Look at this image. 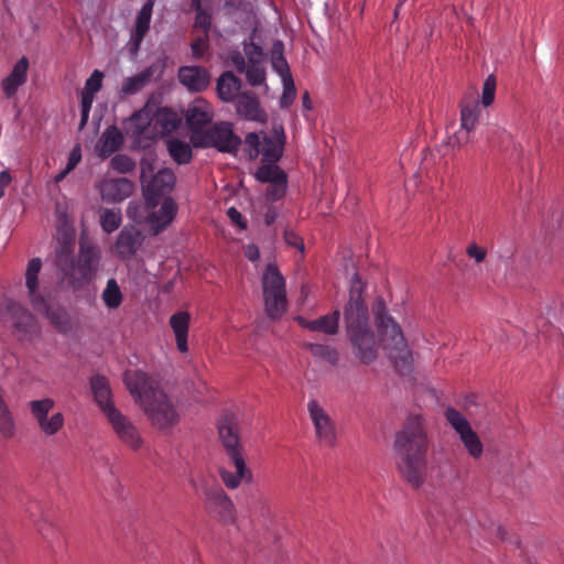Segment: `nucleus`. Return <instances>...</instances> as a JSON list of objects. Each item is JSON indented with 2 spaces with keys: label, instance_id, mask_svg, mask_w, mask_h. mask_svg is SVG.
<instances>
[{
  "label": "nucleus",
  "instance_id": "1",
  "mask_svg": "<svg viewBox=\"0 0 564 564\" xmlns=\"http://www.w3.org/2000/svg\"><path fill=\"white\" fill-rule=\"evenodd\" d=\"M429 438L423 417L410 415L397 433L393 448L397 467L403 478L413 487H420L425 478Z\"/></svg>",
  "mask_w": 564,
  "mask_h": 564
},
{
  "label": "nucleus",
  "instance_id": "2",
  "mask_svg": "<svg viewBox=\"0 0 564 564\" xmlns=\"http://www.w3.org/2000/svg\"><path fill=\"white\" fill-rule=\"evenodd\" d=\"M124 383L151 423L162 430L177 424L180 414L169 395L141 370L124 372Z\"/></svg>",
  "mask_w": 564,
  "mask_h": 564
},
{
  "label": "nucleus",
  "instance_id": "3",
  "mask_svg": "<svg viewBox=\"0 0 564 564\" xmlns=\"http://www.w3.org/2000/svg\"><path fill=\"white\" fill-rule=\"evenodd\" d=\"M344 322L355 356L369 365L378 357V346L370 328L368 307L361 295V282L357 273L351 280L349 301L344 308Z\"/></svg>",
  "mask_w": 564,
  "mask_h": 564
},
{
  "label": "nucleus",
  "instance_id": "4",
  "mask_svg": "<svg viewBox=\"0 0 564 564\" xmlns=\"http://www.w3.org/2000/svg\"><path fill=\"white\" fill-rule=\"evenodd\" d=\"M379 345L387 358L400 373H409L413 368V354L401 325L389 314L384 303L378 301L373 307Z\"/></svg>",
  "mask_w": 564,
  "mask_h": 564
},
{
  "label": "nucleus",
  "instance_id": "5",
  "mask_svg": "<svg viewBox=\"0 0 564 564\" xmlns=\"http://www.w3.org/2000/svg\"><path fill=\"white\" fill-rule=\"evenodd\" d=\"M75 239L72 235H64L58 239L56 248V265L63 274V279L77 289L87 283L98 264V252L91 248L80 247L78 259L73 257Z\"/></svg>",
  "mask_w": 564,
  "mask_h": 564
},
{
  "label": "nucleus",
  "instance_id": "6",
  "mask_svg": "<svg viewBox=\"0 0 564 564\" xmlns=\"http://www.w3.org/2000/svg\"><path fill=\"white\" fill-rule=\"evenodd\" d=\"M243 144L251 160L261 156L263 163H276L284 150V129L281 124H274L270 134L264 131L249 132Z\"/></svg>",
  "mask_w": 564,
  "mask_h": 564
},
{
  "label": "nucleus",
  "instance_id": "7",
  "mask_svg": "<svg viewBox=\"0 0 564 564\" xmlns=\"http://www.w3.org/2000/svg\"><path fill=\"white\" fill-rule=\"evenodd\" d=\"M154 158L147 155L140 162V178L144 200L158 205L160 196L169 194L175 186L176 177L171 169L164 167L154 173Z\"/></svg>",
  "mask_w": 564,
  "mask_h": 564
},
{
  "label": "nucleus",
  "instance_id": "8",
  "mask_svg": "<svg viewBox=\"0 0 564 564\" xmlns=\"http://www.w3.org/2000/svg\"><path fill=\"white\" fill-rule=\"evenodd\" d=\"M191 143L195 148H215L219 152L236 154L241 139L234 132L230 122L220 121L205 129L204 132H194Z\"/></svg>",
  "mask_w": 564,
  "mask_h": 564
},
{
  "label": "nucleus",
  "instance_id": "9",
  "mask_svg": "<svg viewBox=\"0 0 564 564\" xmlns=\"http://www.w3.org/2000/svg\"><path fill=\"white\" fill-rule=\"evenodd\" d=\"M262 289L268 316H282L288 304L285 280L274 264L267 265L262 275Z\"/></svg>",
  "mask_w": 564,
  "mask_h": 564
},
{
  "label": "nucleus",
  "instance_id": "10",
  "mask_svg": "<svg viewBox=\"0 0 564 564\" xmlns=\"http://www.w3.org/2000/svg\"><path fill=\"white\" fill-rule=\"evenodd\" d=\"M55 401L51 398L32 400L29 402L30 413L40 432L50 437L56 435L65 425V416L54 411Z\"/></svg>",
  "mask_w": 564,
  "mask_h": 564
},
{
  "label": "nucleus",
  "instance_id": "11",
  "mask_svg": "<svg viewBox=\"0 0 564 564\" xmlns=\"http://www.w3.org/2000/svg\"><path fill=\"white\" fill-rule=\"evenodd\" d=\"M445 419L455 433L459 436L468 455L474 459H479L484 454V444L478 434L473 430L466 416L449 406L445 411Z\"/></svg>",
  "mask_w": 564,
  "mask_h": 564
},
{
  "label": "nucleus",
  "instance_id": "12",
  "mask_svg": "<svg viewBox=\"0 0 564 564\" xmlns=\"http://www.w3.org/2000/svg\"><path fill=\"white\" fill-rule=\"evenodd\" d=\"M106 417L115 435L123 445L133 451L142 446L143 440L139 429L119 409L110 410Z\"/></svg>",
  "mask_w": 564,
  "mask_h": 564
},
{
  "label": "nucleus",
  "instance_id": "13",
  "mask_svg": "<svg viewBox=\"0 0 564 564\" xmlns=\"http://www.w3.org/2000/svg\"><path fill=\"white\" fill-rule=\"evenodd\" d=\"M307 410L318 442L327 446H334L337 432L330 415L316 400L308 401Z\"/></svg>",
  "mask_w": 564,
  "mask_h": 564
},
{
  "label": "nucleus",
  "instance_id": "14",
  "mask_svg": "<svg viewBox=\"0 0 564 564\" xmlns=\"http://www.w3.org/2000/svg\"><path fill=\"white\" fill-rule=\"evenodd\" d=\"M254 177L260 183H269L267 197L270 200L282 198L286 192L288 176L276 163H263L258 167Z\"/></svg>",
  "mask_w": 564,
  "mask_h": 564
},
{
  "label": "nucleus",
  "instance_id": "15",
  "mask_svg": "<svg viewBox=\"0 0 564 564\" xmlns=\"http://www.w3.org/2000/svg\"><path fill=\"white\" fill-rule=\"evenodd\" d=\"M42 268L40 258H33L29 261L25 272V284L30 301L34 310L45 314L52 322L57 323V316L47 306L44 297L39 293V273Z\"/></svg>",
  "mask_w": 564,
  "mask_h": 564
},
{
  "label": "nucleus",
  "instance_id": "16",
  "mask_svg": "<svg viewBox=\"0 0 564 564\" xmlns=\"http://www.w3.org/2000/svg\"><path fill=\"white\" fill-rule=\"evenodd\" d=\"M480 108L478 101L466 102L460 107V127L449 138L452 147H463L470 141V133L479 122Z\"/></svg>",
  "mask_w": 564,
  "mask_h": 564
},
{
  "label": "nucleus",
  "instance_id": "17",
  "mask_svg": "<svg viewBox=\"0 0 564 564\" xmlns=\"http://www.w3.org/2000/svg\"><path fill=\"white\" fill-rule=\"evenodd\" d=\"M205 506L221 522L229 523L236 519V507L231 498L220 487L206 490Z\"/></svg>",
  "mask_w": 564,
  "mask_h": 564
},
{
  "label": "nucleus",
  "instance_id": "18",
  "mask_svg": "<svg viewBox=\"0 0 564 564\" xmlns=\"http://www.w3.org/2000/svg\"><path fill=\"white\" fill-rule=\"evenodd\" d=\"M100 198L106 203H119L130 197L134 191L131 181L124 177L108 178L105 177L96 183Z\"/></svg>",
  "mask_w": 564,
  "mask_h": 564
},
{
  "label": "nucleus",
  "instance_id": "19",
  "mask_svg": "<svg viewBox=\"0 0 564 564\" xmlns=\"http://www.w3.org/2000/svg\"><path fill=\"white\" fill-rule=\"evenodd\" d=\"M184 117L192 135L194 132H204L203 127L214 119V110L206 99L195 98L187 106Z\"/></svg>",
  "mask_w": 564,
  "mask_h": 564
},
{
  "label": "nucleus",
  "instance_id": "20",
  "mask_svg": "<svg viewBox=\"0 0 564 564\" xmlns=\"http://www.w3.org/2000/svg\"><path fill=\"white\" fill-rule=\"evenodd\" d=\"M178 206L176 202L166 196L160 204L158 210L151 209L149 216V228L153 235H158L165 230L175 219L177 215Z\"/></svg>",
  "mask_w": 564,
  "mask_h": 564
},
{
  "label": "nucleus",
  "instance_id": "21",
  "mask_svg": "<svg viewBox=\"0 0 564 564\" xmlns=\"http://www.w3.org/2000/svg\"><path fill=\"white\" fill-rule=\"evenodd\" d=\"M142 240L140 230L133 226H124L112 246V251L121 259H130L140 248Z\"/></svg>",
  "mask_w": 564,
  "mask_h": 564
},
{
  "label": "nucleus",
  "instance_id": "22",
  "mask_svg": "<svg viewBox=\"0 0 564 564\" xmlns=\"http://www.w3.org/2000/svg\"><path fill=\"white\" fill-rule=\"evenodd\" d=\"M229 458L235 467V471H230L226 468H221L219 470V476L224 485L228 489L234 490L237 489L242 481L248 484L252 482L253 475L252 471L247 467L243 455L236 454Z\"/></svg>",
  "mask_w": 564,
  "mask_h": 564
},
{
  "label": "nucleus",
  "instance_id": "23",
  "mask_svg": "<svg viewBox=\"0 0 564 564\" xmlns=\"http://www.w3.org/2000/svg\"><path fill=\"white\" fill-rule=\"evenodd\" d=\"M177 77L180 83L193 93L205 90L210 83L209 73L200 66H182L178 68Z\"/></svg>",
  "mask_w": 564,
  "mask_h": 564
},
{
  "label": "nucleus",
  "instance_id": "24",
  "mask_svg": "<svg viewBox=\"0 0 564 564\" xmlns=\"http://www.w3.org/2000/svg\"><path fill=\"white\" fill-rule=\"evenodd\" d=\"M218 433L228 457L242 454L239 441L238 424L232 416H224L218 424Z\"/></svg>",
  "mask_w": 564,
  "mask_h": 564
},
{
  "label": "nucleus",
  "instance_id": "25",
  "mask_svg": "<svg viewBox=\"0 0 564 564\" xmlns=\"http://www.w3.org/2000/svg\"><path fill=\"white\" fill-rule=\"evenodd\" d=\"M129 130L135 137H151L156 133V129H152V124H154V106L150 102H147L145 106L135 111L128 119Z\"/></svg>",
  "mask_w": 564,
  "mask_h": 564
},
{
  "label": "nucleus",
  "instance_id": "26",
  "mask_svg": "<svg viewBox=\"0 0 564 564\" xmlns=\"http://www.w3.org/2000/svg\"><path fill=\"white\" fill-rule=\"evenodd\" d=\"M155 0H147L137 14L134 28L131 32L130 43L133 51H138L141 42L150 29Z\"/></svg>",
  "mask_w": 564,
  "mask_h": 564
},
{
  "label": "nucleus",
  "instance_id": "27",
  "mask_svg": "<svg viewBox=\"0 0 564 564\" xmlns=\"http://www.w3.org/2000/svg\"><path fill=\"white\" fill-rule=\"evenodd\" d=\"M169 324L175 337L177 350L182 354L187 352V338L191 324V314L186 311L176 312L173 315H171Z\"/></svg>",
  "mask_w": 564,
  "mask_h": 564
},
{
  "label": "nucleus",
  "instance_id": "28",
  "mask_svg": "<svg viewBox=\"0 0 564 564\" xmlns=\"http://www.w3.org/2000/svg\"><path fill=\"white\" fill-rule=\"evenodd\" d=\"M29 61L21 57L13 66L11 73L2 79L1 88L7 98L13 97L28 77Z\"/></svg>",
  "mask_w": 564,
  "mask_h": 564
},
{
  "label": "nucleus",
  "instance_id": "29",
  "mask_svg": "<svg viewBox=\"0 0 564 564\" xmlns=\"http://www.w3.org/2000/svg\"><path fill=\"white\" fill-rule=\"evenodd\" d=\"M90 388L94 399L105 416L109 414L110 410H117L112 403V393L107 378L99 375L94 376L90 379Z\"/></svg>",
  "mask_w": 564,
  "mask_h": 564
},
{
  "label": "nucleus",
  "instance_id": "30",
  "mask_svg": "<svg viewBox=\"0 0 564 564\" xmlns=\"http://www.w3.org/2000/svg\"><path fill=\"white\" fill-rule=\"evenodd\" d=\"M236 110L241 118L249 121L263 123L268 119L267 113L261 108L259 100L254 96L248 94H242L238 97Z\"/></svg>",
  "mask_w": 564,
  "mask_h": 564
},
{
  "label": "nucleus",
  "instance_id": "31",
  "mask_svg": "<svg viewBox=\"0 0 564 564\" xmlns=\"http://www.w3.org/2000/svg\"><path fill=\"white\" fill-rule=\"evenodd\" d=\"M295 321L300 326L311 332H321L326 335H336L338 332L339 311L336 310L332 314L324 315L314 321H307L302 316H297Z\"/></svg>",
  "mask_w": 564,
  "mask_h": 564
},
{
  "label": "nucleus",
  "instance_id": "32",
  "mask_svg": "<svg viewBox=\"0 0 564 564\" xmlns=\"http://www.w3.org/2000/svg\"><path fill=\"white\" fill-rule=\"evenodd\" d=\"M123 142V135L120 130L115 127H108L101 134L97 145L96 151L99 156L108 158L117 150L120 149Z\"/></svg>",
  "mask_w": 564,
  "mask_h": 564
},
{
  "label": "nucleus",
  "instance_id": "33",
  "mask_svg": "<svg viewBox=\"0 0 564 564\" xmlns=\"http://www.w3.org/2000/svg\"><path fill=\"white\" fill-rule=\"evenodd\" d=\"M154 74V67L149 66L140 73L123 79L120 94L123 96H132L141 91L151 80Z\"/></svg>",
  "mask_w": 564,
  "mask_h": 564
},
{
  "label": "nucleus",
  "instance_id": "34",
  "mask_svg": "<svg viewBox=\"0 0 564 564\" xmlns=\"http://www.w3.org/2000/svg\"><path fill=\"white\" fill-rule=\"evenodd\" d=\"M240 89V80L231 73L225 72L217 80L218 97L225 101H232Z\"/></svg>",
  "mask_w": 564,
  "mask_h": 564
},
{
  "label": "nucleus",
  "instance_id": "35",
  "mask_svg": "<svg viewBox=\"0 0 564 564\" xmlns=\"http://www.w3.org/2000/svg\"><path fill=\"white\" fill-rule=\"evenodd\" d=\"M166 148L170 156L177 164H187L192 160L193 151L191 144L186 141L171 138L166 142Z\"/></svg>",
  "mask_w": 564,
  "mask_h": 564
},
{
  "label": "nucleus",
  "instance_id": "36",
  "mask_svg": "<svg viewBox=\"0 0 564 564\" xmlns=\"http://www.w3.org/2000/svg\"><path fill=\"white\" fill-rule=\"evenodd\" d=\"M101 300L108 310H117L123 301V294L118 282L115 279H109L101 293Z\"/></svg>",
  "mask_w": 564,
  "mask_h": 564
},
{
  "label": "nucleus",
  "instance_id": "37",
  "mask_svg": "<svg viewBox=\"0 0 564 564\" xmlns=\"http://www.w3.org/2000/svg\"><path fill=\"white\" fill-rule=\"evenodd\" d=\"M156 206L158 205H149L147 200L144 204L131 200L127 207V217L137 225H149L150 212Z\"/></svg>",
  "mask_w": 564,
  "mask_h": 564
},
{
  "label": "nucleus",
  "instance_id": "38",
  "mask_svg": "<svg viewBox=\"0 0 564 564\" xmlns=\"http://www.w3.org/2000/svg\"><path fill=\"white\" fill-rule=\"evenodd\" d=\"M178 123L180 119L174 111L167 108H154V126L159 124L161 127V130L159 132H171L172 130L176 129Z\"/></svg>",
  "mask_w": 564,
  "mask_h": 564
},
{
  "label": "nucleus",
  "instance_id": "39",
  "mask_svg": "<svg viewBox=\"0 0 564 564\" xmlns=\"http://www.w3.org/2000/svg\"><path fill=\"white\" fill-rule=\"evenodd\" d=\"M304 346L312 354V356L318 360L325 361L332 366L336 365L338 361V352L330 346L314 343H307Z\"/></svg>",
  "mask_w": 564,
  "mask_h": 564
},
{
  "label": "nucleus",
  "instance_id": "40",
  "mask_svg": "<svg viewBox=\"0 0 564 564\" xmlns=\"http://www.w3.org/2000/svg\"><path fill=\"white\" fill-rule=\"evenodd\" d=\"M99 223L101 229L111 234L116 231L122 223V214L119 208H105L100 212Z\"/></svg>",
  "mask_w": 564,
  "mask_h": 564
},
{
  "label": "nucleus",
  "instance_id": "41",
  "mask_svg": "<svg viewBox=\"0 0 564 564\" xmlns=\"http://www.w3.org/2000/svg\"><path fill=\"white\" fill-rule=\"evenodd\" d=\"M15 433L14 417L6 403L2 394L0 393V435L4 438H10Z\"/></svg>",
  "mask_w": 564,
  "mask_h": 564
},
{
  "label": "nucleus",
  "instance_id": "42",
  "mask_svg": "<svg viewBox=\"0 0 564 564\" xmlns=\"http://www.w3.org/2000/svg\"><path fill=\"white\" fill-rule=\"evenodd\" d=\"M245 73L246 78L251 86H260L265 80L263 63H247Z\"/></svg>",
  "mask_w": 564,
  "mask_h": 564
},
{
  "label": "nucleus",
  "instance_id": "43",
  "mask_svg": "<svg viewBox=\"0 0 564 564\" xmlns=\"http://www.w3.org/2000/svg\"><path fill=\"white\" fill-rule=\"evenodd\" d=\"M274 48H276L279 51V53H282V48H283L282 43L280 41H278L274 44ZM272 67L281 76L282 80L288 79V78H292L289 65H288L285 58L282 56V54H280L276 57H273V59H272Z\"/></svg>",
  "mask_w": 564,
  "mask_h": 564
},
{
  "label": "nucleus",
  "instance_id": "44",
  "mask_svg": "<svg viewBox=\"0 0 564 564\" xmlns=\"http://www.w3.org/2000/svg\"><path fill=\"white\" fill-rule=\"evenodd\" d=\"M95 99V94L88 93L86 90H82L80 93V122H79V129L82 130L89 118V112L93 106Z\"/></svg>",
  "mask_w": 564,
  "mask_h": 564
},
{
  "label": "nucleus",
  "instance_id": "45",
  "mask_svg": "<svg viewBox=\"0 0 564 564\" xmlns=\"http://www.w3.org/2000/svg\"><path fill=\"white\" fill-rule=\"evenodd\" d=\"M192 8L196 11L195 25L207 32L212 25V17L202 9L200 0H191Z\"/></svg>",
  "mask_w": 564,
  "mask_h": 564
},
{
  "label": "nucleus",
  "instance_id": "46",
  "mask_svg": "<svg viewBox=\"0 0 564 564\" xmlns=\"http://www.w3.org/2000/svg\"><path fill=\"white\" fill-rule=\"evenodd\" d=\"M496 86L497 82L494 75H489L482 86V93H481V105L484 107L490 106L495 100V94H496Z\"/></svg>",
  "mask_w": 564,
  "mask_h": 564
},
{
  "label": "nucleus",
  "instance_id": "47",
  "mask_svg": "<svg viewBox=\"0 0 564 564\" xmlns=\"http://www.w3.org/2000/svg\"><path fill=\"white\" fill-rule=\"evenodd\" d=\"M111 167L119 173H129L134 169V162L128 155L118 154L110 161Z\"/></svg>",
  "mask_w": 564,
  "mask_h": 564
},
{
  "label": "nucleus",
  "instance_id": "48",
  "mask_svg": "<svg viewBox=\"0 0 564 564\" xmlns=\"http://www.w3.org/2000/svg\"><path fill=\"white\" fill-rule=\"evenodd\" d=\"M282 84H283V94L280 98V106L282 108H286L293 102V100L296 96V89L294 86L293 78L284 79V80H282Z\"/></svg>",
  "mask_w": 564,
  "mask_h": 564
},
{
  "label": "nucleus",
  "instance_id": "49",
  "mask_svg": "<svg viewBox=\"0 0 564 564\" xmlns=\"http://www.w3.org/2000/svg\"><path fill=\"white\" fill-rule=\"evenodd\" d=\"M243 51L248 63H263L264 54L262 48L252 41L245 43Z\"/></svg>",
  "mask_w": 564,
  "mask_h": 564
},
{
  "label": "nucleus",
  "instance_id": "50",
  "mask_svg": "<svg viewBox=\"0 0 564 564\" xmlns=\"http://www.w3.org/2000/svg\"><path fill=\"white\" fill-rule=\"evenodd\" d=\"M104 73L95 69L86 80L83 90L90 91L96 95L102 87Z\"/></svg>",
  "mask_w": 564,
  "mask_h": 564
},
{
  "label": "nucleus",
  "instance_id": "51",
  "mask_svg": "<svg viewBox=\"0 0 564 564\" xmlns=\"http://www.w3.org/2000/svg\"><path fill=\"white\" fill-rule=\"evenodd\" d=\"M284 241L294 248H296L300 252H304V242L297 234L291 229H286L284 231Z\"/></svg>",
  "mask_w": 564,
  "mask_h": 564
},
{
  "label": "nucleus",
  "instance_id": "52",
  "mask_svg": "<svg viewBox=\"0 0 564 564\" xmlns=\"http://www.w3.org/2000/svg\"><path fill=\"white\" fill-rule=\"evenodd\" d=\"M466 253L468 257L475 259L477 263H480L485 260L487 250L482 247L477 246L476 243H471L467 247Z\"/></svg>",
  "mask_w": 564,
  "mask_h": 564
},
{
  "label": "nucleus",
  "instance_id": "53",
  "mask_svg": "<svg viewBox=\"0 0 564 564\" xmlns=\"http://www.w3.org/2000/svg\"><path fill=\"white\" fill-rule=\"evenodd\" d=\"M80 160H82V149L79 145H75L69 152L66 169L68 171H73L76 167V165L80 162Z\"/></svg>",
  "mask_w": 564,
  "mask_h": 564
},
{
  "label": "nucleus",
  "instance_id": "54",
  "mask_svg": "<svg viewBox=\"0 0 564 564\" xmlns=\"http://www.w3.org/2000/svg\"><path fill=\"white\" fill-rule=\"evenodd\" d=\"M191 48H192V53H193V56L196 57V58H199L204 55V53L206 52L207 50V41L205 37H199V39H196L192 45H191Z\"/></svg>",
  "mask_w": 564,
  "mask_h": 564
},
{
  "label": "nucleus",
  "instance_id": "55",
  "mask_svg": "<svg viewBox=\"0 0 564 564\" xmlns=\"http://www.w3.org/2000/svg\"><path fill=\"white\" fill-rule=\"evenodd\" d=\"M227 216L228 218L235 224L238 226V228L240 230H243L246 229L247 227V224L246 221L243 220L242 218V215L240 214V212L238 209H236L235 207H230L228 210H227Z\"/></svg>",
  "mask_w": 564,
  "mask_h": 564
},
{
  "label": "nucleus",
  "instance_id": "56",
  "mask_svg": "<svg viewBox=\"0 0 564 564\" xmlns=\"http://www.w3.org/2000/svg\"><path fill=\"white\" fill-rule=\"evenodd\" d=\"M230 63L236 67L239 73H243L247 67L245 57L239 52H232L229 56Z\"/></svg>",
  "mask_w": 564,
  "mask_h": 564
},
{
  "label": "nucleus",
  "instance_id": "57",
  "mask_svg": "<svg viewBox=\"0 0 564 564\" xmlns=\"http://www.w3.org/2000/svg\"><path fill=\"white\" fill-rule=\"evenodd\" d=\"M12 177L7 170L0 172V199L3 197L6 188L10 185Z\"/></svg>",
  "mask_w": 564,
  "mask_h": 564
},
{
  "label": "nucleus",
  "instance_id": "58",
  "mask_svg": "<svg viewBox=\"0 0 564 564\" xmlns=\"http://www.w3.org/2000/svg\"><path fill=\"white\" fill-rule=\"evenodd\" d=\"M245 256L250 260V261H256L259 259L260 257V252H259V249L256 245L253 243H250L248 246H246L245 248Z\"/></svg>",
  "mask_w": 564,
  "mask_h": 564
},
{
  "label": "nucleus",
  "instance_id": "59",
  "mask_svg": "<svg viewBox=\"0 0 564 564\" xmlns=\"http://www.w3.org/2000/svg\"><path fill=\"white\" fill-rule=\"evenodd\" d=\"M69 172L70 171H68L66 167L64 170H62L58 174L55 175V177H54L55 183L62 182Z\"/></svg>",
  "mask_w": 564,
  "mask_h": 564
},
{
  "label": "nucleus",
  "instance_id": "60",
  "mask_svg": "<svg viewBox=\"0 0 564 564\" xmlns=\"http://www.w3.org/2000/svg\"><path fill=\"white\" fill-rule=\"evenodd\" d=\"M302 99H303V105H304V107H305V108H307V109H311V101H310L308 93H305V94L303 95V98H302Z\"/></svg>",
  "mask_w": 564,
  "mask_h": 564
},
{
  "label": "nucleus",
  "instance_id": "61",
  "mask_svg": "<svg viewBox=\"0 0 564 564\" xmlns=\"http://www.w3.org/2000/svg\"><path fill=\"white\" fill-rule=\"evenodd\" d=\"M406 0H400L399 3L397 4L395 7V10H394V17L398 18L399 15V10L400 8L403 6V3L405 2Z\"/></svg>",
  "mask_w": 564,
  "mask_h": 564
},
{
  "label": "nucleus",
  "instance_id": "62",
  "mask_svg": "<svg viewBox=\"0 0 564 564\" xmlns=\"http://www.w3.org/2000/svg\"><path fill=\"white\" fill-rule=\"evenodd\" d=\"M272 219H273V217H271L269 214H267V216H265L267 223L270 224Z\"/></svg>",
  "mask_w": 564,
  "mask_h": 564
}]
</instances>
